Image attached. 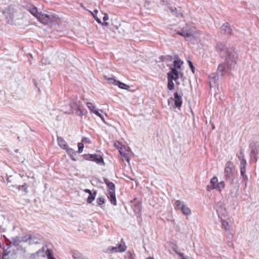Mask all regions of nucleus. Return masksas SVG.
<instances>
[{
  "label": "nucleus",
  "mask_w": 259,
  "mask_h": 259,
  "mask_svg": "<svg viewBox=\"0 0 259 259\" xmlns=\"http://www.w3.org/2000/svg\"><path fill=\"white\" fill-rule=\"evenodd\" d=\"M65 150H66V152L70 156V157L72 158V159L74 160V159H73L72 157L73 155L75 154L73 149L67 147L66 149H65Z\"/></svg>",
  "instance_id": "nucleus-35"
},
{
  "label": "nucleus",
  "mask_w": 259,
  "mask_h": 259,
  "mask_svg": "<svg viewBox=\"0 0 259 259\" xmlns=\"http://www.w3.org/2000/svg\"><path fill=\"white\" fill-rule=\"evenodd\" d=\"M181 211L184 214L186 215H189L191 214V211L190 209L186 205L184 206V207H183V208Z\"/></svg>",
  "instance_id": "nucleus-24"
},
{
  "label": "nucleus",
  "mask_w": 259,
  "mask_h": 259,
  "mask_svg": "<svg viewBox=\"0 0 259 259\" xmlns=\"http://www.w3.org/2000/svg\"><path fill=\"white\" fill-rule=\"evenodd\" d=\"M237 156L240 161V166H246L247 162L244 158V155L243 154V151L242 149H241L240 150L239 153L237 155Z\"/></svg>",
  "instance_id": "nucleus-17"
},
{
  "label": "nucleus",
  "mask_w": 259,
  "mask_h": 259,
  "mask_svg": "<svg viewBox=\"0 0 259 259\" xmlns=\"http://www.w3.org/2000/svg\"><path fill=\"white\" fill-rule=\"evenodd\" d=\"M251 155L253 157H254V158L256 159L257 158V154L255 153V151L254 150H251Z\"/></svg>",
  "instance_id": "nucleus-47"
},
{
  "label": "nucleus",
  "mask_w": 259,
  "mask_h": 259,
  "mask_svg": "<svg viewBox=\"0 0 259 259\" xmlns=\"http://www.w3.org/2000/svg\"><path fill=\"white\" fill-rule=\"evenodd\" d=\"M222 33L226 34H230L232 33V29L228 23H224L220 28Z\"/></svg>",
  "instance_id": "nucleus-15"
},
{
  "label": "nucleus",
  "mask_w": 259,
  "mask_h": 259,
  "mask_svg": "<svg viewBox=\"0 0 259 259\" xmlns=\"http://www.w3.org/2000/svg\"><path fill=\"white\" fill-rule=\"evenodd\" d=\"M177 33L182 36L187 41L196 40L200 36V33L195 27L189 24H186Z\"/></svg>",
  "instance_id": "nucleus-1"
},
{
  "label": "nucleus",
  "mask_w": 259,
  "mask_h": 259,
  "mask_svg": "<svg viewBox=\"0 0 259 259\" xmlns=\"http://www.w3.org/2000/svg\"><path fill=\"white\" fill-rule=\"evenodd\" d=\"M36 239H34L33 238L32 240H28L29 244H37L38 243V241L37 240H35Z\"/></svg>",
  "instance_id": "nucleus-48"
},
{
  "label": "nucleus",
  "mask_w": 259,
  "mask_h": 259,
  "mask_svg": "<svg viewBox=\"0 0 259 259\" xmlns=\"http://www.w3.org/2000/svg\"><path fill=\"white\" fill-rule=\"evenodd\" d=\"M216 50L221 55H224L226 53H228L230 50H228L226 44L224 42H219L216 45Z\"/></svg>",
  "instance_id": "nucleus-12"
},
{
  "label": "nucleus",
  "mask_w": 259,
  "mask_h": 259,
  "mask_svg": "<svg viewBox=\"0 0 259 259\" xmlns=\"http://www.w3.org/2000/svg\"><path fill=\"white\" fill-rule=\"evenodd\" d=\"M212 128L214 129V125H212Z\"/></svg>",
  "instance_id": "nucleus-60"
},
{
  "label": "nucleus",
  "mask_w": 259,
  "mask_h": 259,
  "mask_svg": "<svg viewBox=\"0 0 259 259\" xmlns=\"http://www.w3.org/2000/svg\"><path fill=\"white\" fill-rule=\"evenodd\" d=\"M126 249L125 243L121 240L116 246H110L108 250L112 252H122Z\"/></svg>",
  "instance_id": "nucleus-6"
},
{
  "label": "nucleus",
  "mask_w": 259,
  "mask_h": 259,
  "mask_svg": "<svg viewBox=\"0 0 259 259\" xmlns=\"http://www.w3.org/2000/svg\"><path fill=\"white\" fill-rule=\"evenodd\" d=\"M31 179H33V183L34 182V177H32Z\"/></svg>",
  "instance_id": "nucleus-59"
},
{
  "label": "nucleus",
  "mask_w": 259,
  "mask_h": 259,
  "mask_svg": "<svg viewBox=\"0 0 259 259\" xmlns=\"http://www.w3.org/2000/svg\"><path fill=\"white\" fill-rule=\"evenodd\" d=\"M33 238L35 239V237L30 235H25L22 237L16 236L15 238H13V243L14 245L18 246L20 242H27L28 240H32Z\"/></svg>",
  "instance_id": "nucleus-7"
},
{
  "label": "nucleus",
  "mask_w": 259,
  "mask_h": 259,
  "mask_svg": "<svg viewBox=\"0 0 259 259\" xmlns=\"http://www.w3.org/2000/svg\"><path fill=\"white\" fill-rule=\"evenodd\" d=\"M99 111H101V112H103V111L101 110H97L94 113L97 115L98 116L100 117L103 121H104V116L100 113H99Z\"/></svg>",
  "instance_id": "nucleus-41"
},
{
  "label": "nucleus",
  "mask_w": 259,
  "mask_h": 259,
  "mask_svg": "<svg viewBox=\"0 0 259 259\" xmlns=\"http://www.w3.org/2000/svg\"><path fill=\"white\" fill-rule=\"evenodd\" d=\"M41 63L44 65H47L50 64V61L48 58H42L41 60Z\"/></svg>",
  "instance_id": "nucleus-46"
},
{
  "label": "nucleus",
  "mask_w": 259,
  "mask_h": 259,
  "mask_svg": "<svg viewBox=\"0 0 259 259\" xmlns=\"http://www.w3.org/2000/svg\"><path fill=\"white\" fill-rule=\"evenodd\" d=\"M36 253L38 255H40L42 257H45L46 255L45 247H43L40 249L38 250Z\"/></svg>",
  "instance_id": "nucleus-32"
},
{
  "label": "nucleus",
  "mask_w": 259,
  "mask_h": 259,
  "mask_svg": "<svg viewBox=\"0 0 259 259\" xmlns=\"http://www.w3.org/2000/svg\"><path fill=\"white\" fill-rule=\"evenodd\" d=\"M12 178V176H10V177H8V178H7V180L8 183H10V182H11V178Z\"/></svg>",
  "instance_id": "nucleus-56"
},
{
  "label": "nucleus",
  "mask_w": 259,
  "mask_h": 259,
  "mask_svg": "<svg viewBox=\"0 0 259 259\" xmlns=\"http://www.w3.org/2000/svg\"><path fill=\"white\" fill-rule=\"evenodd\" d=\"M181 74L176 68H171V70L167 73V79L175 80L177 83V79Z\"/></svg>",
  "instance_id": "nucleus-10"
},
{
  "label": "nucleus",
  "mask_w": 259,
  "mask_h": 259,
  "mask_svg": "<svg viewBox=\"0 0 259 259\" xmlns=\"http://www.w3.org/2000/svg\"><path fill=\"white\" fill-rule=\"evenodd\" d=\"M121 31H123V35H130L133 32L132 25L128 23H124L120 26L119 32H121Z\"/></svg>",
  "instance_id": "nucleus-9"
},
{
  "label": "nucleus",
  "mask_w": 259,
  "mask_h": 259,
  "mask_svg": "<svg viewBox=\"0 0 259 259\" xmlns=\"http://www.w3.org/2000/svg\"><path fill=\"white\" fill-rule=\"evenodd\" d=\"M216 76H210L209 85L210 88L215 86Z\"/></svg>",
  "instance_id": "nucleus-34"
},
{
  "label": "nucleus",
  "mask_w": 259,
  "mask_h": 259,
  "mask_svg": "<svg viewBox=\"0 0 259 259\" xmlns=\"http://www.w3.org/2000/svg\"><path fill=\"white\" fill-rule=\"evenodd\" d=\"M104 182L108 188V198L112 204L116 205V199L115 192V185L112 182L109 181L107 179H105Z\"/></svg>",
  "instance_id": "nucleus-3"
},
{
  "label": "nucleus",
  "mask_w": 259,
  "mask_h": 259,
  "mask_svg": "<svg viewBox=\"0 0 259 259\" xmlns=\"http://www.w3.org/2000/svg\"><path fill=\"white\" fill-rule=\"evenodd\" d=\"M103 25L107 26L108 23L106 21H104V23H101Z\"/></svg>",
  "instance_id": "nucleus-57"
},
{
  "label": "nucleus",
  "mask_w": 259,
  "mask_h": 259,
  "mask_svg": "<svg viewBox=\"0 0 259 259\" xmlns=\"http://www.w3.org/2000/svg\"><path fill=\"white\" fill-rule=\"evenodd\" d=\"M217 212H218V213H219V214H220V212H219V211L218 210H217Z\"/></svg>",
  "instance_id": "nucleus-61"
},
{
  "label": "nucleus",
  "mask_w": 259,
  "mask_h": 259,
  "mask_svg": "<svg viewBox=\"0 0 259 259\" xmlns=\"http://www.w3.org/2000/svg\"><path fill=\"white\" fill-rule=\"evenodd\" d=\"M103 19L104 21H106L109 19V17L107 14H104Z\"/></svg>",
  "instance_id": "nucleus-52"
},
{
  "label": "nucleus",
  "mask_w": 259,
  "mask_h": 259,
  "mask_svg": "<svg viewBox=\"0 0 259 259\" xmlns=\"http://www.w3.org/2000/svg\"><path fill=\"white\" fill-rule=\"evenodd\" d=\"M79 256H80V253H78L77 251H73L72 252V257L74 259L78 258H79Z\"/></svg>",
  "instance_id": "nucleus-45"
},
{
  "label": "nucleus",
  "mask_w": 259,
  "mask_h": 259,
  "mask_svg": "<svg viewBox=\"0 0 259 259\" xmlns=\"http://www.w3.org/2000/svg\"><path fill=\"white\" fill-rule=\"evenodd\" d=\"M28 186L26 184L24 183L22 185H20L18 186V189L19 190H23L25 194H26L28 193Z\"/></svg>",
  "instance_id": "nucleus-29"
},
{
  "label": "nucleus",
  "mask_w": 259,
  "mask_h": 259,
  "mask_svg": "<svg viewBox=\"0 0 259 259\" xmlns=\"http://www.w3.org/2000/svg\"><path fill=\"white\" fill-rule=\"evenodd\" d=\"M124 157V159L125 160H126L127 162H129L130 160H129V158L127 156V154L126 153H124V156H123Z\"/></svg>",
  "instance_id": "nucleus-51"
},
{
  "label": "nucleus",
  "mask_w": 259,
  "mask_h": 259,
  "mask_svg": "<svg viewBox=\"0 0 259 259\" xmlns=\"http://www.w3.org/2000/svg\"><path fill=\"white\" fill-rule=\"evenodd\" d=\"M20 176L21 178H23V177H24V176H21V175H20Z\"/></svg>",
  "instance_id": "nucleus-62"
},
{
  "label": "nucleus",
  "mask_w": 259,
  "mask_h": 259,
  "mask_svg": "<svg viewBox=\"0 0 259 259\" xmlns=\"http://www.w3.org/2000/svg\"><path fill=\"white\" fill-rule=\"evenodd\" d=\"M52 259H56L55 258H52Z\"/></svg>",
  "instance_id": "nucleus-63"
},
{
  "label": "nucleus",
  "mask_w": 259,
  "mask_h": 259,
  "mask_svg": "<svg viewBox=\"0 0 259 259\" xmlns=\"http://www.w3.org/2000/svg\"><path fill=\"white\" fill-rule=\"evenodd\" d=\"M175 101V105L178 108H180L182 106V97L178 95V94L176 92L174 94V99L172 98H170L169 100H168V104L169 105L170 101Z\"/></svg>",
  "instance_id": "nucleus-11"
},
{
  "label": "nucleus",
  "mask_w": 259,
  "mask_h": 259,
  "mask_svg": "<svg viewBox=\"0 0 259 259\" xmlns=\"http://www.w3.org/2000/svg\"><path fill=\"white\" fill-rule=\"evenodd\" d=\"M167 80H168V83H167V89L169 90H172L174 88V83L173 82V80L170 79H167Z\"/></svg>",
  "instance_id": "nucleus-31"
},
{
  "label": "nucleus",
  "mask_w": 259,
  "mask_h": 259,
  "mask_svg": "<svg viewBox=\"0 0 259 259\" xmlns=\"http://www.w3.org/2000/svg\"><path fill=\"white\" fill-rule=\"evenodd\" d=\"M119 152L120 154H121V155L122 156H124V153H126L124 151H123L122 147L119 148Z\"/></svg>",
  "instance_id": "nucleus-50"
},
{
  "label": "nucleus",
  "mask_w": 259,
  "mask_h": 259,
  "mask_svg": "<svg viewBox=\"0 0 259 259\" xmlns=\"http://www.w3.org/2000/svg\"><path fill=\"white\" fill-rule=\"evenodd\" d=\"M87 107L90 109V111L92 113H94L96 109V107L91 102H87L86 103Z\"/></svg>",
  "instance_id": "nucleus-27"
},
{
  "label": "nucleus",
  "mask_w": 259,
  "mask_h": 259,
  "mask_svg": "<svg viewBox=\"0 0 259 259\" xmlns=\"http://www.w3.org/2000/svg\"><path fill=\"white\" fill-rule=\"evenodd\" d=\"M151 2L150 0H145V4L144 7L147 10L151 9V7H150Z\"/></svg>",
  "instance_id": "nucleus-37"
},
{
  "label": "nucleus",
  "mask_w": 259,
  "mask_h": 259,
  "mask_svg": "<svg viewBox=\"0 0 259 259\" xmlns=\"http://www.w3.org/2000/svg\"><path fill=\"white\" fill-rule=\"evenodd\" d=\"M185 205V204H184L183 202L180 200H177L175 202L174 207L176 210H180L182 211Z\"/></svg>",
  "instance_id": "nucleus-20"
},
{
  "label": "nucleus",
  "mask_w": 259,
  "mask_h": 259,
  "mask_svg": "<svg viewBox=\"0 0 259 259\" xmlns=\"http://www.w3.org/2000/svg\"><path fill=\"white\" fill-rule=\"evenodd\" d=\"M125 259H134L133 254L131 252H127L125 255Z\"/></svg>",
  "instance_id": "nucleus-39"
},
{
  "label": "nucleus",
  "mask_w": 259,
  "mask_h": 259,
  "mask_svg": "<svg viewBox=\"0 0 259 259\" xmlns=\"http://www.w3.org/2000/svg\"><path fill=\"white\" fill-rule=\"evenodd\" d=\"M96 195V191H93V192L89 194V196L87 198V202L88 203H92V202L95 199Z\"/></svg>",
  "instance_id": "nucleus-21"
},
{
  "label": "nucleus",
  "mask_w": 259,
  "mask_h": 259,
  "mask_svg": "<svg viewBox=\"0 0 259 259\" xmlns=\"http://www.w3.org/2000/svg\"><path fill=\"white\" fill-rule=\"evenodd\" d=\"M89 158L90 160L96 162L99 164H104L103 158L102 156L99 154H89Z\"/></svg>",
  "instance_id": "nucleus-13"
},
{
  "label": "nucleus",
  "mask_w": 259,
  "mask_h": 259,
  "mask_svg": "<svg viewBox=\"0 0 259 259\" xmlns=\"http://www.w3.org/2000/svg\"><path fill=\"white\" fill-rule=\"evenodd\" d=\"M116 82L117 83H116V85H117L120 89H124V90H128L130 88V87L128 85H127L126 84H125L123 82H121L118 80Z\"/></svg>",
  "instance_id": "nucleus-23"
},
{
  "label": "nucleus",
  "mask_w": 259,
  "mask_h": 259,
  "mask_svg": "<svg viewBox=\"0 0 259 259\" xmlns=\"http://www.w3.org/2000/svg\"><path fill=\"white\" fill-rule=\"evenodd\" d=\"M240 169L241 176L242 177L243 180L245 182L247 181L248 180V177L245 174L246 166H240Z\"/></svg>",
  "instance_id": "nucleus-22"
},
{
  "label": "nucleus",
  "mask_w": 259,
  "mask_h": 259,
  "mask_svg": "<svg viewBox=\"0 0 259 259\" xmlns=\"http://www.w3.org/2000/svg\"><path fill=\"white\" fill-rule=\"evenodd\" d=\"M147 259H154V258L152 257L149 256V257H147Z\"/></svg>",
  "instance_id": "nucleus-58"
},
{
  "label": "nucleus",
  "mask_w": 259,
  "mask_h": 259,
  "mask_svg": "<svg viewBox=\"0 0 259 259\" xmlns=\"http://www.w3.org/2000/svg\"><path fill=\"white\" fill-rule=\"evenodd\" d=\"M234 170L235 166L233 162L230 161H227L224 169V176L226 180L229 179L233 176Z\"/></svg>",
  "instance_id": "nucleus-5"
},
{
  "label": "nucleus",
  "mask_w": 259,
  "mask_h": 259,
  "mask_svg": "<svg viewBox=\"0 0 259 259\" xmlns=\"http://www.w3.org/2000/svg\"><path fill=\"white\" fill-rule=\"evenodd\" d=\"M70 104L72 112H74L76 115L81 116L87 113V111L86 110L84 111L81 110L78 105L75 102H71Z\"/></svg>",
  "instance_id": "nucleus-8"
},
{
  "label": "nucleus",
  "mask_w": 259,
  "mask_h": 259,
  "mask_svg": "<svg viewBox=\"0 0 259 259\" xmlns=\"http://www.w3.org/2000/svg\"><path fill=\"white\" fill-rule=\"evenodd\" d=\"M188 63L189 64V66L190 67L192 72L194 73V70H195V68L192 64V62L190 60H188Z\"/></svg>",
  "instance_id": "nucleus-43"
},
{
  "label": "nucleus",
  "mask_w": 259,
  "mask_h": 259,
  "mask_svg": "<svg viewBox=\"0 0 259 259\" xmlns=\"http://www.w3.org/2000/svg\"><path fill=\"white\" fill-rule=\"evenodd\" d=\"M218 182V178L216 177H213L210 182V184L207 186L208 190L215 189Z\"/></svg>",
  "instance_id": "nucleus-18"
},
{
  "label": "nucleus",
  "mask_w": 259,
  "mask_h": 259,
  "mask_svg": "<svg viewBox=\"0 0 259 259\" xmlns=\"http://www.w3.org/2000/svg\"><path fill=\"white\" fill-rule=\"evenodd\" d=\"M175 251L177 254L179 255V256L181 257V259H188V257L185 256L184 254L183 253H181L177 250Z\"/></svg>",
  "instance_id": "nucleus-44"
},
{
  "label": "nucleus",
  "mask_w": 259,
  "mask_h": 259,
  "mask_svg": "<svg viewBox=\"0 0 259 259\" xmlns=\"http://www.w3.org/2000/svg\"><path fill=\"white\" fill-rule=\"evenodd\" d=\"M237 53L232 49L228 52L226 57L225 64L230 70L234 69L236 66Z\"/></svg>",
  "instance_id": "nucleus-2"
},
{
  "label": "nucleus",
  "mask_w": 259,
  "mask_h": 259,
  "mask_svg": "<svg viewBox=\"0 0 259 259\" xmlns=\"http://www.w3.org/2000/svg\"><path fill=\"white\" fill-rule=\"evenodd\" d=\"M225 182L223 181H221L219 183H217V186L215 187V189L221 191L222 189H223L225 188Z\"/></svg>",
  "instance_id": "nucleus-25"
},
{
  "label": "nucleus",
  "mask_w": 259,
  "mask_h": 259,
  "mask_svg": "<svg viewBox=\"0 0 259 259\" xmlns=\"http://www.w3.org/2000/svg\"><path fill=\"white\" fill-rule=\"evenodd\" d=\"M104 77L108 81L109 83L116 85V82H117L118 80H115L114 78L108 77L106 76H104Z\"/></svg>",
  "instance_id": "nucleus-33"
},
{
  "label": "nucleus",
  "mask_w": 259,
  "mask_h": 259,
  "mask_svg": "<svg viewBox=\"0 0 259 259\" xmlns=\"http://www.w3.org/2000/svg\"><path fill=\"white\" fill-rule=\"evenodd\" d=\"M82 142H85V143H90V140L88 138L84 137V138H82Z\"/></svg>",
  "instance_id": "nucleus-49"
},
{
  "label": "nucleus",
  "mask_w": 259,
  "mask_h": 259,
  "mask_svg": "<svg viewBox=\"0 0 259 259\" xmlns=\"http://www.w3.org/2000/svg\"><path fill=\"white\" fill-rule=\"evenodd\" d=\"M57 142L59 146L63 149H66L68 147L66 142L61 137L57 138Z\"/></svg>",
  "instance_id": "nucleus-19"
},
{
  "label": "nucleus",
  "mask_w": 259,
  "mask_h": 259,
  "mask_svg": "<svg viewBox=\"0 0 259 259\" xmlns=\"http://www.w3.org/2000/svg\"><path fill=\"white\" fill-rule=\"evenodd\" d=\"M55 18L56 15H48L45 13L40 12L38 14V15H37L36 19L41 23L44 24H48V23L51 22L53 21V18Z\"/></svg>",
  "instance_id": "nucleus-4"
},
{
  "label": "nucleus",
  "mask_w": 259,
  "mask_h": 259,
  "mask_svg": "<svg viewBox=\"0 0 259 259\" xmlns=\"http://www.w3.org/2000/svg\"><path fill=\"white\" fill-rule=\"evenodd\" d=\"M84 148V145L82 143H79L78 144V153H80L82 152Z\"/></svg>",
  "instance_id": "nucleus-40"
},
{
  "label": "nucleus",
  "mask_w": 259,
  "mask_h": 259,
  "mask_svg": "<svg viewBox=\"0 0 259 259\" xmlns=\"http://www.w3.org/2000/svg\"><path fill=\"white\" fill-rule=\"evenodd\" d=\"M97 202L99 205H102L105 203V199L103 197L98 198Z\"/></svg>",
  "instance_id": "nucleus-42"
},
{
  "label": "nucleus",
  "mask_w": 259,
  "mask_h": 259,
  "mask_svg": "<svg viewBox=\"0 0 259 259\" xmlns=\"http://www.w3.org/2000/svg\"><path fill=\"white\" fill-rule=\"evenodd\" d=\"M98 13V10H95L93 12H92V15L96 21L99 23H102L101 20L97 17V14Z\"/></svg>",
  "instance_id": "nucleus-30"
},
{
  "label": "nucleus",
  "mask_w": 259,
  "mask_h": 259,
  "mask_svg": "<svg viewBox=\"0 0 259 259\" xmlns=\"http://www.w3.org/2000/svg\"><path fill=\"white\" fill-rule=\"evenodd\" d=\"M120 145V144L119 142H116L115 143V146L119 149V148H120V147H119V146Z\"/></svg>",
  "instance_id": "nucleus-55"
},
{
  "label": "nucleus",
  "mask_w": 259,
  "mask_h": 259,
  "mask_svg": "<svg viewBox=\"0 0 259 259\" xmlns=\"http://www.w3.org/2000/svg\"><path fill=\"white\" fill-rule=\"evenodd\" d=\"M6 18H9V20H11L13 18V15L12 14H9V16H6Z\"/></svg>",
  "instance_id": "nucleus-54"
},
{
  "label": "nucleus",
  "mask_w": 259,
  "mask_h": 259,
  "mask_svg": "<svg viewBox=\"0 0 259 259\" xmlns=\"http://www.w3.org/2000/svg\"><path fill=\"white\" fill-rule=\"evenodd\" d=\"M29 12L31 14H32L36 18L37 17V15H38V14L40 13V12H38L37 9L36 8V7H35L30 8L29 9Z\"/></svg>",
  "instance_id": "nucleus-28"
},
{
  "label": "nucleus",
  "mask_w": 259,
  "mask_h": 259,
  "mask_svg": "<svg viewBox=\"0 0 259 259\" xmlns=\"http://www.w3.org/2000/svg\"><path fill=\"white\" fill-rule=\"evenodd\" d=\"M183 63V62H181L180 60H175L174 61V68H176L177 70L180 68Z\"/></svg>",
  "instance_id": "nucleus-26"
},
{
  "label": "nucleus",
  "mask_w": 259,
  "mask_h": 259,
  "mask_svg": "<svg viewBox=\"0 0 259 259\" xmlns=\"http://www.w3.org/2000/svg\"><path fill=\"white\" fill-rule=\"evenodd\" d=\"M84 192H85V193H89V194H90L91 193L93 192L92 191L90 190V189H85L84 190Z\"/></svg>",
  "instance_id": "nucleus-53"
},
{
  "label": "nucleus",
  "mask_w": 259,
  "mask_h": 259,
  "mask_svg": "<svg viewBox=\"0 0 259 259\" xmlns=\"http://www.w3.org/2000/svg\"><path fill=\"white\" fill-rule=\"evenodd\" d=\"M222 224L223 228L226 231L229 230L230 229V226L227 222L222 220Z\"/></svg>",
  "instance_id": "nucleus-36"
},
{
  "label": "nucleus",
  "mask_w": 259,
  "mask_h": 259,
  "mask_svg": "<svg viewBox=\"0 0 259 259\" xmlns=\"http://www.w3.org/2000/svg\"><path fill=\"white\" fill-rule=\"evenodd\" d=\"M228 69V67H226L225 63L220 64L217 69V74L218 76H223L226 73H227Z\"/></svg>",
  "instance_id": "nucleus-14"
},
{
  "label": "nucleus",
  "mask_w": 259,
  "mask_h": 259,
  "mask_svg": "<svg viewBox=\"0 0 259 259\" xmlns=\"http://www.w3.org/2000/svg\"><path fill=\"white\" fill-rule=\"evenodd\" d=\"M47 251L48 259H52V258H55L53 256V252L51 249H48Z\"/></svg>",
  "instance_id": "nucleus-38"
},
{
  "label": "nucleus",
  "mask_w": 259,
  "mask_h": 259,
  "mask_svg": "<svg viewBox=\"0 0 259 259\" xmlns=\"http://www.w3.org/2000/svg\"><path fill=\"white\" fill-rule=\"evenodd\" d=\"M168 9L171 12V13L176 16L178 18H181L183 17L182 12L180 8H176L172 7H168Z\"/></svg>",
  "instance_id": "nucleus-16"
}]
</instances>
